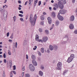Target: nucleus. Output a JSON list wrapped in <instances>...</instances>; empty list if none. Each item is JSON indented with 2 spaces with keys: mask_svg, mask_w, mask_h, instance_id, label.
<instances>
[{
  "mask_svg": "<svg viewBox=\"0 0 77 77\" xmlns=\"http://www.w3.org/2000/svg\"><path fill=\"white\" fill-rule=\"evenodd\" d=\"M4 62L5 63H6V59H5L4 60Z\"/></svg>",
  "mask_w": 77,
  "mask_h": 77,
  "instance_id": "nucleus-53",
  "label": "nucleus"
},
{
  "mask_svg": "<svg viewBox=\"0 0 77 77\" xmlns=\"http://www.w3.org/2000/svg\"><path fill=\"white\" fill-rule=\"evenodd\" d=\"M8 54H9V55H11V51L9 50H8Z\"/></svg>",
  "mask_w": 77,
  "mask_h": 77,
  "instance_id": "nucleus-32",
  "label": "nucleus"
},
{
  "mask_svg": "<svg viewBox=\"0 0 77 77\" xmlns=\"http://www.w3.org/2000/svg\"><path fill=\"white\" fill-rule=\"evenodd\" d=\"M45 32L46 34H48V33H49V31H48V30H45Z\"/></svg>",
  "mask_w": 77,
  "mask_h": 77,
  "instance_id": "nucleus-26",
  "label": "nucleus"
},
{
  "mask_svg": "<svg viewBox=\"0 0 77 77\" xmlns=\"http://www.w3.org/2000/svg\"><path fill=\"white\" fill-rule=\"evenodd\" d=\"M70 20L71 21H73V20H74V16L73 15L72 16L70 17Z\"/></svg>",
  "mask_w": 77,
  "mask_h": 77,
  "instance_id": "nucleus-12",
  "label": "nucleus"
},
{
  "mask_svg": "<svg viewBox=\"0 0 77 77\" xmlns=\"http://www.w3.org/2000/svg\"><path fill=\"white\" fill-rule=\"evenodd\" d=\"M27 39H26V38H25L24 39V42H27Z\"/></svg>",
  "mask_w": 77,
  "mask_h": 77,
  "instance_id": "nucleus-62",
  "label": "nucleus"
},
{
  "mask_svg": "<svg viewBox=\"0 0 77 77\" xmlns=\"http://www.w3.org/2000/svg\"><path fill=\"white\" fill-rule=\"evenodd\" d=\"M38 75L39 76L42 77L43 76V72L42 71H40L38 72Z\"/></svg>",
  "mask_w": 77,
  "mask_h": 77,
  "instance_id": "nucleus-10",
  "label": "nucleus"
},
{
  "mask_svg": "<svg viewBox=\"0 0 77 77\" xmlns=\"http://www.w3.org/2000/svg\"><path fill=\"white\" fill-rule=\"evenodd\" d=\"M37 53L39 55V56H41V55H42V54H41V52H39V51H38Z\"/></svg>",
  "mask_w": 77,
  "mask_h": 77,
  "instance_id": "nucleus-31",
  "label": "nucleus"
},
{
  "mask_svg": "<svg viewBox=\"0 0 77 77\" xmlns=\"http://www.w3.org/2000/svg\"><path fill=\"white\" fill-rule=\"evenodd\" d=\"M24 74V72H22V77H23Z\"/></svg>",
  "mask_w": 77,
  "mask_h": 77,
  "instance_id": "nucleus-51",
  "label": "nucleus"
},
{
  "mask_svg": "<svg viewBox=\"0 0 77 77\" xmlns=\"http://www.w3.org/2000/svg\"><path fill=\"white\" fill-rule=\"evenodd\" d=\"M41 53H44V48H42L41 49Z\"/></svg>",
  "mask_w": 77,
  "mask_h": 77,
  "instance_id": "nucleus-19",
  "label": "nucleus"
},
{
  "mask_svg": "<svg viewBox=\"0 0 77 77\" xmlns=\"http://www.w3.org/2000/svg\"><path fill=\"white\" fill-rule=\"evenodd\" d=\"M41 5V1H39L38 2V6H40V5Z\"/></svg>",
  "mask_w": 77,
  "mask_h": 77,
  "instance_id": "nucleus-44",
  "label": "nucleus"
},
{
  "mask_svg": "<svg viewBox=\"0 0 77 77\" xmlns=\"http://www.w3.org/2000/svg\"><path fill=\"white\" fill-rule=\"evenodd\" d=\"M39 37L38 35H35V40L38 41V42H43V41L42 39L39 40Z\"/></svg>",
  "mask_w": 77,
  "mask_h": 77,
  "instance_id": "nucleus-5",
  "label": "nucleus"
},
{
  "mask_svg": "<svg viewBox=\"0 0 77 77\" xmlns=\"http://www.w3.org/2000/svg\"><path fill=\"white\" fill-rule=\"evenodd\" d=\"M17 45H18V44L17 43V42H16L15 43V48H17Z\"/></svg>",
  "mask_w": 77,
  "mask_h": 77,
  "instance_id": "nucleus-37",
  "label": "nucleus"
},
{
  "mask_svg": "<svg viewBox=\"0 0 77 77\" xmlns=\"http://www.w3.org/2000/svg\"><path fill=\"white\" fill-rule=\"evenodd\" d=\"M53 9L54 10V11H56L57 10V8H56L55 7L53 8Z\"/></svg>",
  "mask_w": 77,
  "mask_h": 77,
  "instance_id": "nucleus-54",
  "label": "nucleus"
},
{
  "mask_svg": "<svg viewBox=\"0 0 77 77\" xmlns=\"http://www.w3.org/2000/svg\"><path fill=\"white\" fill-rule=\"evenodd\" d=\"M75 0H72V2H73V3H75Z\"/></svg>",
  "mask_w": 77,
  "mask_h": 77,
  "instance_id": "nucleus-60",
  "label": "nucleus"
},
{
  "mask_svg": "<svg viewBox=\"0 0 77 77\" xmlns=\"http://www.w3.org/2000/svg\"><path fill=\"white\" fill-rule=\"evenodd\" d=\"M19 12L20 13V14H23V11H20Z\"/></svg>",
  "mask_w": 77,
  "mask_h": 77,
  "instance_id": "nucleus-55",
  "label": "nucleus"
},
{
  "mask_svg": "<svg viewBox=\"0 0 77 77\" xmlns=\"http://www.w3.org/2000/svg\"><path fill=\"white\" fill-rule=\"evenodd\" d=\"M13 70H15L16 69V66H13Z\"/></svg>",
  "mask_w": 77,
  "mask_h": 77,
  "instance_id": "nucleus-43",
  "label": "nucleus"
},
{
  "mask_svg": "<svg viewBox=\"0 0 77 77\" xmlns=\"http://www.w3.org/2000/svg\"><path fill=\"white\" fill-rule=\"evenodd\" d=\"M29 69H30L31 71H34L35 70V66H34L33 65L31 64L29 65Z\"/></svg>",
  "mask_w": 77,
  "mask_h": 77,
  "instance_id": "nucleus-3",
  "label": "nucleus"
},
{
  "mask_svg": "<svg viewBox=\"0 0 77 77\" xmlns=\"http://www.w3.org/2000/svg\"><path fill=\"white\" fill-rule=\"evenodd\" d=\"M9 35V32H8L7 33V36L8 37Z\"/></svg>",
  "mask_w": 77,
  "mask_h": 77,
  "instance_id": "nucleus-47",
  "label": "nucleus"
},
{
  "mask_svg": "<svg viewBox=\"0 0 77 77\" xmlns=\"http://www.w3.org/2000/svg\"><path fill=\"white\" fill-rule=\"evenodd\" d=\"M59 12L61 14H65L66 12V10H60L59 11Z\"/></svg>",
  "mask_w": 77,
  "mask_h": 77,
  "instance_id": "nucleus-7",
  "label": "nucleus"
},
{
  "mask_svg": "<svg viewBox=\"0 0 77 77\" xmlns=\"http://www.w3.org/2000/svg\"><path fill=\"white\" fill-rule=\"evenodd\" d=\"M13 18L14 21H15V20H16V16H14V17H13Z\"/></svg>",
  "mask_w": 77,
  "mask_h": 77,
  "instance_id": "nucleus-33",
  "label": "nucleus"
},
{
  "mask_svg": "<svg viewBox=\"0 0 77 77\" xmlns=\"http://www.w3.org/2000/svg\"><path fill=\"white\" fill-rule=\"evenodd\" d=\"M30 17L29 21L30 23L32 24V26H35V23H36V19H37V16H36V14H35V15L33 20L32 14H30Z\"/></svg>",
  "mask_w": 77,
  "mask_h": 77,
  "instance_id": "nucleus-1",
  "label": "nucleus"
},
{
  "mask_svg": "<svg viewBox=\"0 0 77 77\" xmlns=\"http://www.w3.org/2000/svg\"><path fill=\"white\" fill-rule=\"evenodd\" d=\"M48 20L49 24H51V23H52V20L51 18L50 17H48Z\"/></svg>",
  "mask_w": 77,
  "mask_h": 77,
  "instance_id": "nucleus-9",
  "label": "nucleus"
},
{
  "mask_svg": "<svg viewBox=\"0 0 77 77\" xmlns=\"http://www.w3.org/2000/svg\"><path fill=\"white\" fill-rule=\"evenodd\" d=\"M74 58V54H71L70 56L68 58L67 60V62H68V63H70V62H71L72 61Z\"/></svg>",
  "mask_w": 77,
  "mask_h": 77,
  "instance_id": "nucleus-2",
  "label": "nucleus"
},
{
  "mask_svg": "<svg viewBox=\"0 0 77 77\" xmlns=\"http://www.w3.org/2000/svg\"><path fill=\"white\" fill-rule=\"evenodd\" d=\"M40 24L42 25H44V22H41L40 23Z\"/></svg>",
  "mask_w": 77,
  "mask_h": 77,
  "instance_id": "nucleus-49",
  "label": "nucleus"
},
{
  "mask_svg": "<svg viewBox=\"0 0 77 77\" xmlns=\"http://www.w3.org/2000/svg\"><path fill=\"white\" fill-rule=\"evenodd\" d=\"M65 43H66V42H62V44H65Z\"/></svg>",
  "mask_w": 77,
  "mask_h": 77,
  "instance_id": "nucleus-63",
  "label": "nucleus"
},
{
  "mask_svg": "<svg viewBox=\"0 0 77 77\" xmlns=\"http://www.w3.org/2000/svg\"><path fill=\"white\" fill-rule=\"evenodd\" d=\"M32 59L33 60H34L36 59V57H35V56L33 55H32L31 56Z\"/></svg>",
  "mask_w": 77,
  "mask_h": 77,
  "instance_id": "nucleus-18",
  "label": "nucleus"
},
{
  "mask_svg": "<svg viewBox=\"0 0 77 77\" xmlns=\"http://www.w3.org/2000/svg\"><path fill=\"white\" fill-rule=\"evenodd\" d=\"M67 72H68V71L67 70H65L63 72V75H66V73H67Z\"/></svg>",
  "mask_w": 77,
  "mask_h": 77,
  "instance_id": "nucleus-25",
  "label": "nucleus"
},
{
  "mask_svg": "<svg viewBox=\"0 0 77 77\" xmlns=\"http://www.w3.org/2000/svg\"><path fill=\"white\" fill-rule=\"evenodd\" d=\"M7 15H8V12L6 11L5 13L3 14V17L4 18H7Z\"/></svg>",
  "mask_w": 77,
  "mask_h": 77,
  "instance_id": "nucleus-13",
  "label": "nucleus"
},
{
  "mask_svg": "<svg viewBox=\"0 0 77 77\" xmlns=\"http://www.w3.org/2000/svg\"><path fill=\"white\" fill-rule=\"evenodd\" d=\"M3 77H5V72H3Z\"/></svg>",
  "mask_w": 77,
  "mask_h": 77,
  "instance_id": "nucleus-56",
  "label": "nucleus"
},
{
  "mask_svg": "<svg viewBox=\"0 0 77 77\" xmlns=\"http://www.w3.org/2000/svg\"><path fill=\"white\" fill-rule=\"evenodd\" d=\"M26 44H27V42H24L23 43V45H26Z\"/></svg>",
  "mask_w": 77,
  "mask_h": 77,
  "instance_id": "nucleus-39",
  "label": "nucleus"
},
{
  "mask_svg": "<svg viewBox=\"0 0 77 77\" xmlns=\"http://www.w3.org/2000/svg\"><path fill=\"white\" fill-rule=\"evenodd\" d=\"M43 40L44 42H46L48 40V38L47 37H44L43 38Z\"/></svg>",
  "mask_w": 77,
  "mask_h": 77,
  "instance_id": "nucleus-15",
  "label": "nucleus"
},
{
  "mask_svg": "<svg viewBox=\"0 0 77 77\" xmlns=\"http://www.w3.org/2000/svg\"><path fill=\"white\" fill-rule=\"evenodd\" d=\"M32 62L33 65H34V66H37L38 64L35 60H33L32 61Z\"/></svg>",
  "mask_w": 77,
  "mask_h": 77,
  "instance_id": "nucleus-11",
  "label": "nucleus"
},
{
  "mask_svg": "<svg viewBox=\"0 0 77 77\" xmlns=\"http://www.w3.org/2000/svg\"><path fill=\"white\" fill-rule=\"evenodd\" d=\"M39 30L40 32H42V29L41 28H40L39 29Z\"/></svg>",
  "mask_w": 77,
  "mask_h": 77,
  "instance_id": "nucleus-42",
  "label": "nucleus"
},
{
  "mask_svg": "<svg viewBox=\"0 0 77 77\" xmlns=\"http://www.w3.org/2000/svg\"><path fill=\"white\" fill-rule=\"evenodd\" d=\"M20 20L21 21H24V19H23V18L22 17H21L20 18Z\"/></svg>",
  "mask_w": 77,
  "mask_h": 77,
  "instance_id": "nucleus-36",
  "label": "nucleus"
},
{
  "mask_svg": "<svg viewBox=\"0 0 77 77\" xmlns=\"http://www.w3.org/2000/svg\"><path fill=\"white\" fill-rule=\"evenodd\" d=\"M33 0H29L28 3H29V5H31V4L32 3V2H33Z\"/></svg>",
  "mask_w": 77,
  "mask_h": 77,
  "instance_id": "nucleus-24",
  "label": "nucleus"
},
{
  "mask_svg": "<svg viewBox=\"0 0 77 77\" xmlns=\"http://www.w3.org/2000/svg\"><path fill=\"white\" fill-rule=\"evenodd\" d=\"M49 48L51 51H52L54 49V47H53L52 45H50Z\"/></svg>",
  "mask_w": 77,
  "mask_h": 77,
  "instance_id": "nucleus-16",
  "label": "nucleus"
},
{
  "mask_svg": "<svg viewBox=\"0 0 77 77\" xmlns=\"http://www.w3.org/2000/svg\"><path fill=\"white\" fill-rule=\"evenodd\" d=\"M9 42H12V40L11 39H9Z\"/></svg>",
  "mask_w": 77,
  "mask_h": 77,
  "instance_id": "nucleus-61",
  "label": "nucleus"
},
{
  "mask_svg": "<svg viewBox=\"0 0 77 77\" xmlns=\"http://www.w3.org/2000/svg\"><path fill=\"white\" fill-rule=\"evenodd\" d=\"M63 1V3H64V4H66V1L65 0H62Z\"/></svg>",
  "mask_w": 77,
  "mask_h": 77,
  "instance_id": "nucleus-35",
  "label": "nucleus"
},
{
  "mask_svg": "<svg viewBox=\"0 0 77 77\" xmlns=\"http://www.w3.org/2000/svg\"><path fill=\"white\" fill-rule=\"evenodd\" d=\"M58 14L57 15V17L59 20L60 21H63V17L62 16L59 15L60 13H58Z\"/></svg>",
  "mask_w": 77,
  "mask_h": 77,
  "instance_id": "nucleus-6",
  "label": "nucleus"
},
{
  "mask_svg": "<svg viewBox=\"0 0 77 77\" xmlns=\"http://www.w3.org/2000/svg\"><path fill=\"white\" fill-rule=\"evenodd\" d=\"M10 77H12V72H11V74H10Z\"/></svg>",
  "mask_w": 77,
  "mask_h": 77,
  "instance_id": "nucleus-46",
  "label": "nucleus"
},
{
  "mask_svg": "<svg viewBox=\"0 0 77 77\" xmlns=\"http://www.w3.org/2000/svg\"><path fill=\"white\" fill-rule=\"evenodd\" d=\"M36 48H37V46H35V48H33V50H35Z\"/></svg>",
  "mask_w": 77,
  "mask_h": 77,
  "instance_id": "nucleus-41",
  "label": "nucleus"
},
{
  "mask_svg": "<svg viewBox=\"0 0 77 77\" xmlns=\"http://www.w3.org/2000/svg\"><path fill=\"white\" fill-rule=\"evenodd\" d=\"M19 17H23V15L22 14H19Z\"/></svg>",
  "mask_w": 77,
  "mask_h": 77,
  "instance_id": "nucleus-38",
  "label": "nucleus"
},
{
  "mask_svg": "<svg viewBox=\"0 0 77 77\" xmlns=\"http://www.w3.org/2000/svg\"><path fill=\"white\" fill-rule=\"evenodd\" d=\"M24 68H25V67L23 66L22 69L23 71H24Z\"/></svg>",
  "mask_w": 77,
  "mask_h": 77,
  "instance_id": "nucleus-64",
  "label": "nucleus"
},
{
  "mask_svg": "<svg viewBox=\"0 0 77 77\" xmlns=\"http://www.w3.org/2000/svg\"><path fill=\"white\" fill-rule=\"evenodd\" d=\"M12 61L11 60H10L9 61V66L10 67H11L12 66Z\"/></svg>",
  "mask_w": 77,
  "mask_h": 77,
  "instance_id": "nucleus-29",
  "label": "nucleus"
},
{
  "mask_svg": "<svg viewBox=\"0 0 77 77\" xmlns=\"http://www.w3.org/2000/svg\"><path fill=\"white\" fill-rule=\"evenodd\" d=\"M10 38H11V39H13V38H14V34L13 33L11 34L10 36Z\"/></svg>",
  "mask_w": 77,
  "mask_h": 77,
  "instance_id": "nucleus-30",
  "label": "nucleus"
},
{
  "mask_svg": "<svg viewBox=\"0 0 77 77\" xmlns=\"http://www.w3.org/2000/svg\"><path fill=\"white\" fill-rule=\"evenodd\" d=\"M0 11H3V9H2V7H0Z\"/></svg>",
  "mask_w": 77,
  "mask_h": 77,
  "instance_id": "nucleus-58",
  "label": "nucleus"
},
{
  "mask_svg": "<svg viewBox=\"0 0 77 77\" xmlns=\"http://www.w3.org/2000/svg\"><path fill=\"white\" fill-rule=\"evenodd\" d=\"M53 46H54V49H55V50H57V49L58 48V47L56 46V45H54Z\"/></svg>",
  "mask_w": 77,
  "mask_h": 77,
  "instance_id": "nucleus-23",
  "label": "nucleus"
},
{
  "mask_svg": "<svg viewBox=\"0 0 77 77\" xmlns=\"http://www.w3.org/2000/svg\"><path fill=\"white\" fill-rule=\"evenodd\" d=\"M74 33H75V34H77V30H75L74 32Z\"/></svg>",
  "mask_w": 77,
  "mask_h": 77,
  "instance_id": "nucleus-48",
  "label": "nucleus"
},
{
  "mask_svg": "<svg viewBox=\"0 0 77 77\" xmlns=\"http://www.w3.org/2000/svg\"><path fill=\"white\" fill-rule=\"evenodd\" d=\"M11 72H12H12H13L14 74H16V72L15 71H11Z\"/></svg>",
  "mask_w": 77,
  "mask_h": 77,
  "instance_id": "nucleus-40",
  "label": "nucleus"
},
{
  "mask_svg": "<svg viewBox=\"0 0 77 77\" xmlns=\"http://www.w3.org/2000/svg\"><path fill=\"white\" fill-rule=\"evenodd\" d=\"M58 5H59V7L60 9H63V5L62 4H61V3L60 2H58Z\"/></svg>",
  "mask_w": 77,
  "mask_h": 77,
  "instance_id": "nucleus-8",
  "label": "nucleus"
},
{
  "mask_svg": "<svg viewBox=\"0 0 77 77\" xmlns=\"http://www.w3.org/2000/svg\"><path fill=\"white\" fill-rule=\"evenodd\" d=\"M69 27L70 29H73L74 27L73 24H70L69 25Z\"/></svg>",
  "mask_w": 77,
  "mask_h": 77,
  "instance_id": "nucleus-14",
  "label": "nucleus"
},
{
  "mask_svg": "<svg viewBox=\"0 0 77 77\" xmlns=\"http://www.w3.org/2000/svg\"><path fill=\"white\" fill-rule=\"evenodd\" d=\"M26 58L27 59H28V58H29V57H28V55L27 54H26Z\"/></svg>",
  "mask_w": 77,
  "mask_h": 77,
  "instance_id": "nucleus-57",
  "label": "nucleus"
},
{
  "mask_svg": "<svg viewBox=\"0 0 77 77\" xmlns=\"http://www.w3.org/2000/svg\"><path fill=\"white\" fill-rule=\"evenodd\" d=\"M47 51L48 53H50V50H49V49H48L47 50Z\"/></svg>",
  "mask_w": 77,
  "mask_h": 77,
  "instance_id": "nucleus-52",
  "label": "nucleus"
},
{
  "mask_svg": "<svg viewBox=\"0 0 77 77\" xmlns=\"http://www.w3.org/2000/svg\"><path fill=\"white\" fill-rule=\"evenodd\" d=\"M3 8H5V7H6V8H8V5H3Z\"/></svg>",
  "mask_w": 77,
  "mask_h": 77,
  "instance_id": "nucleus-45",
  "label": "nucleus"
},
{
  "mask_svg": "<svg viewBox=\"0 0 77 77\" xmlns=\"http://www.w3.org/2000/svg\"><path fill=\"white\" fill-rule=\"evenodd\" d=\"M40 68H41V69H44V66H41Z\"/></svg>",
  "mask_w": 77,
  "mask_h": 77,
  "instance_id": "nucleus-34",
  "label": "nucleus"
},
{
  "mask_svg": "<svg viewBox=\"0 0 77 77\" xmlns=\"http://www.w3.org/2000/svg\"><path fill=\"white\" fill-rule=\"evenodd\" d=\"M18 3H20V4H21V1L19 0L18 1Z\"/></svg>",
  "mask_w": 77,
  "mask_h": 77,
  "instance_id": "nucleus-59",
  "label": "nucleus"
},
{
  "mask_svg": "<svg viewBox=\"0 0 77 77\" xmlns=\"http://www.w3.org/2000/svg\"><path fill=\"white\" fill-rule=\"evenodd\" d=\"M3 57L4 58H6V54H5V53H4Z\"/></svg>",
  "mask_w": 77,
  "mask_h": 77,
  "instance_id": "nucleus-50",
  "label": "nucleus"
},
{
  "mask_svg": "<svg viewBox=\"0 0 77 77\" xmlns=\"http://www.w3.org/2000/svg\"><path fill=\"white\" fill-rule=\"evenodd\" d=\"M54 7H55V8H56L57 9H58V8H59V7L58 6V5L57 4H55L54 5Z\"/></svg>",
  "mask_w": 77,
  "mask_h": 77,
  "instance_id": "nucleus-22",
  "label": "nucleus"
},
{
  "mask_svg": "<svg viewBox=\"0 0 77 77\" xmlns=\"http://www.w3.org/2000/svg\"><path fill=\"white\" fill-rule=\"evenodd\" d=\"M59 21L58 20H57L56 22L55 23V24L56 25V26H59Z\"/></svg>",
  "mask_w": 77,
  "mask_h": 77,
  "instance_id": "nucleus-20",
  "label": "nucleus"
},
{
  "mask_svg": "<svg viewBox=\"0 0 77 77\" xmlns=\"http://www.w3.org/2000/svg\"><path fill=\"white\" fill-rule=\"evenodd\" d=\"M51 16L52 17H53V18H54V17H56V14H55V12H52Z\"/></svg>",
  "mask_w": 77,
  "mask_h": 77,
  "instance_id": "nucleus-17",
  "label": "nucleus"
},
{
  "mask_svg": "<svg viewBox=\"0 0 77 77\" xmlns=\"http://www.w3.org/2000/svg\"><path fill=\"white\" fill-rule=\"evenodd\" d=\"M62 63L60 62H59L57 64V69L58 70H61V67H62Z\"/></svg>",
  "mask_w": 77,
  "mask_h": 77,
  "instance_id": "nucleus-4",
  "label": "nucleus"
},
{
  "mask_svg": "<svg viewBox=\"0 0 77 77\" xmlns=\"http://www.w3.org/2000/svg\"><path fill=\"white\" fill-rule=\"evenodd\" d=\"M25 77H30V75L28 73H26L25 75Z\"/></svg>",
  "mask_w": 77,
  "mask_h": 77,
  "instance_id": "nucleus-27",
  "label": "nucleus"
},
{
  "mask_svg": "<svg viewBox=\"0 0 77 77\" xmlns=\"http://www.w3.org/2000/svg\"><path fill=\"white\" fill-rule=\"evenodd\" d=\"M41 19L42 20H44V16L42 15L40 17Z\"/></svg>",
  "mask_w": 77,
  "mask_h": 77,
  "instance_id": "nucleus-21",
  "label": "nucleus"
},
{
  "mask_svg": "<svg viewBox=\"0 0 77 77\" xmlns=\"http://www.w3.org/2000/svg\"><path fill=\"white\" fill-rule=\"evenodd\" d=\"M38 3V0H36L35 1L34 4V6H36V3Z\"/></svg>",
  "mask_w": 77,
  "mask_h": 77,
  "instance_id": "nucleus-28",
  "label": "nucleus"
}]
</instances>
